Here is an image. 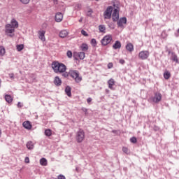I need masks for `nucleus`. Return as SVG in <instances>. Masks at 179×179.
<instances>
[{"label": "nucleus", "mask_w": 179, "mask_h": 179, "mask_svg": "<svg viewBox=\"0 0 179 179\" xmlns=\"http://www.w3.org/2000/svg\"><path fill=\"white\" fill-rule=\"evenodd\" d=\"M52 69L55 73H64L66 71V66L63 63L55 61L52 62Z\"/></svg>", "instance_id": "1"}, {"label": "nucleus", "mask_w": 179, "mask_h": 179, "mask_svg": "<svg viewBox=\"0 0 179 179\" xmlns=\"http://www.w3.org/2000/svg\"><path fill=\"white\" fill-rule=\"evenodd\" d=\"M69 75L71 76L73 79H74L75 82L76 83H80V82H82V77L79 74V71L76 70H70L69 71Z\"/></svg>", "instance_id": "2"}, {"label": "nucleus", "mask_w": 179, "mask_h": 179, "mask_svg": "<svg viewBox=\"0 0 179 179\" xmlns=\"http://www.w3.org/2000/svg\"><path fill=\"white\" fill-rule=\"evenodd\" d=\"M76 139L78 143H82V141H85V131H83V129H80L79 131H77Z\"/></svg>", "instance_id": "3"}, {"label": "nucleus", "mask_w": 179, "mask_h": 179, "mask_svg": "<svg viewBox=\"0 0 179 179\" xmlns=\"http://www.w3.org/2000/svg\"><path fill=\"white\" fill-rule=\"evenodd\" d=\"M149 55H150V52L148 50H142L138 53L139 59H142L145 61V59H148L149 58Z\"/></svg>", "instance_id": "4"}, {"label": "nucleus", "mask_w": 179, "mask_h": 179, "mask_svg": "<svg viewBox=\"0 0 179 179\" xmlns=\"http://www.w3.org/2000/svg\"><path fill=\"white\" fill-rule=\"evenodd\" d=\"M112 41L113 36L111 35H106L102 38L101 43L102 45H108V44H110Z\"/></svg>", "instance_id": "5"}, {"label": "nucleus", "mask_w": 179, "mask_h": 179, "mask_svg": "<svg viewBox=\"0 0 179 179\" xmlns=\"http://www.w3.org/2000/svg\"><path fill=\"white\" fill-rule=\"evenodd\" d=\"M113 15V6H108L103 13L104 19H111Z\"/></svg>", "instance_id": "6"}, {"label": "nucleus", "mask_w": 179, "mask_h": 179, "mask_svg": "<svg viewBox=\"0 0 179 179\" xmlns=\"http://www.w3.org/2000/svg\"><path fill=\"white\" fill-rule=\"evenodd\" d=\"M112 19L113 22H117L120 19V13L117 8H115L112 14Z\"/></svg>", "instance_id": "7"}, {"label": "nucleus", "mask_w": 179, "mask_h": 179, "mask_svg": "<svg viewBox=\"0 0 179 179\" xmlns=\"http://www.w3.org/2000/svg\"><path fill=\"white\" fill-rule=\"evenodd\" d=\"M12 33H15V28L13 27L12 24H7L6 25V34H12Z\"/></svg>", "instance_id": "8"}, {"label": "nucleus", "mask_w": 179, "mask_h": 179, "mask_svg": "<svg viewBox=\"0 0 179 179\" xmlns=\"http://www.w3.org/2000/svg\"><path fill=\"white\" fill-rule=\"evenodd\" d=\"M152 101L153 103H159V101H162V94L156 92L152 98Z\"/></svg>", "instance_id": "9"}, {"label": "nucleus", "mask_w": 179, "mask_h": 179, "mask_svg": "<svg viewBox=\"0 0 179 179\" xmlns=\"http://www.w3.org/2000/svg\"><path fill=\"white\" fill-rule=\"evenodd\" d=\"M124 24H127V17H125L120 18L117 22L118 27H123Z\"/></svg>", "instance_id": "10"}, {"label": "nucleus", "mask_w": 179, "mask_h": 179, "mask_svg": "<svg viewBox=\"0 0 179 179\" xmlns=\"http://www.w3.org/2000/svg\"><path fill=\"white\" fill-rule=\"evenodd\" d=\"M38 38L39 40H41V41H45V31L42 30V31H39L38 32Z\"/></svg>", "instance_id": "11"}, {"label": "nucleus", "mask_w": 179, "mask_h": 179, "mask_svg": "<svg viewBox=\"0 0 179 179\" xmlns=\"http://www.w3.org/2000/svg\"><path fill=\"white\" fill-rule=\"evenodd\" d=\"M115 85V80L113 78H110L108 81V86L110 90H114V86Z\"/></svg>", "instance_id": "12"}, {"label": "nucleus", "mask_w": 179, "mask_h": 179, "mask_svg": "<svg viewBox=\"0 0 179 179\" xmlns=\"http://www.w3.org/2000/svg\"><path fill=\"white\" fill-rule=\"evenodd\" d=\"M74 57H78L80 59H85L86 54L84 52H75Z\"/></svg>", "instance_id": "13"}, {"label": "nucleus", "mask_w": 179, "mask_h": 179, "mask_svg": "<svg viewBox=\"0 0 179 179\" xmlns=\"http://www.w3.org/2000/svg\"><path fill=\"white\" fill-rule=\"evenodd\" d=\"M62 19H64V15L61 13H57L55 15V21L59 23V22H62Z\"/></svg>", "instance_id": "14"}, {"label": "nucleus", "mask_w": 179, "mask_h": 179, "mask_svg": "<svg viewBox=\"0 0 179 179\" xmlns=\"http://www.w3.org/2000/svg\"><path fill=\"white\" fill-rule=\"evenodd\" d=\"M68 34H69V33L68 32V31L64 29V30H62L60 32H59V37H61V38H65V37H66L68 36Z\"/></svg>", "instance_id": "15"}, {"label": "nucleus", "mask_w": 179, "mask_h": 179, "mask_svg": "<svg viewBox=\"0 0 179 179\" xmlns=\"http://www.w3.org/2000/svg\"><path fill=\"white\" fill-rule=\"evenodd\" d=\"M13 29H17L19 27V23L15 19H12L10 24Z\"/></svg>", "instance_id": "16"}, {"label": "nucleus", "mask_w": 179, "mask_h": 179, "mask_svg": "<svg viewBox=\"0 0 179 179\" xmlns=\"http://www.w3.org/2000/svg\"><path fill=\"white\" fill-rule=\"evenodd\" d=\"M113 50H118L121 48V42H120V41H116L113 45Z\"/></svg>", "instance_id": "17"}, {"label": "nucleus", "mask_w": 179, "mask_h": 179, "mask_svg": "<svg viewBox=\"0 0 179 179\" xmlns=\"http://www.w3.org/2000/svg\"><path fill=\"white\" fill-rule=\"evenodd\" d=\"M126 50L129 51V52H132L134 51V44L129 43L126 45Z\"/></svg>", "instance_id": "18"}, {"label": "nucleus", "mask_w": 179, "mask_h": 179, "mask_svg": "<svg viewBox=\"0 0 179 179\" xmlns=\"http://www.w3.org/2000/svg\"><path fill=\"white\" fill-rule=\"evenodd\" d=\"M54 83L56 85V86H61L62 81L59 77L57 76L55 78Z\"/></svg>", "instance_id": "19"}, {"label": "nucleus", "mask_w": 179, "mask_h": 179, "mask_svg": "<svg viewBox=\"0 0 179 179\" xmlns=\"http://www.w3.org/2000/svg\"><path fill=\"white\" fill-rule=\"evenodd\" d=\"M22 125H23L24 128H25L26 129H30L32 127L31 124L29 121L24 122Z\"/></svg>", "instance_id": "20"}, {"label": "nucleus", "mask_w": 179, "mask_h": 179, "mask_svg": "<svg viewBox=\"0 0 179 179\" xmlns=\"http://www.w3.org/2000/svg\"><path fill=\"white\" fill-rule=\"evenodd\" d=\"M27 148L29 150H31V149H34V144L32 141H28L27 143Z\"/></svg>", "instance_id": "21"}, {"label": "nucleus", "mask_w": 179, "mask_h": 179, "mask_svg": "<svg viewBox=\"0 0 179 179\" xmlns=\"http://www.w3.org/2000/svg\"><path fill=\"white\" fill-rule=\"evenodd\" d=\"M80 48L82 51H87V50H89V46L86 43H83Z\"/></svg>", "instance_id": "22"}, {"label": "nucleus", "mask_w": 179, "mask_h": 179, "mask_svg": "<svg viewBox=\"0 0 179 179\" xmlns=\"http://www.w3.org/2000/svg\"><path fill=\"white\" fill-rule=\"evenodd\" d=\"M6 54V50H5V47L0 46V57H3Z\"/></svg>", "instance_id": "23"}, {"label": "nucleus", "mask_w": 179, "mask_h": 179, "mask_svg": "<svg viewBox=\"0 0 179 179\" xmlns=\"http://www.w3.org/2000/svg\"><path fill=\"white\" fill-rule=\"evenodd\" d=\"M5 100L6 101H7V103H12V101H13V98H12V96L6 94L5 96Z\"/></svg>", "instance_id": "24"}, {"label": "nucleus", "mask_w": 179, "mask_h": 179, "mask_svg": "<svg viewBox=\"0 0 179 179\" xmlns=\"http://www.w3.org/2000/svg\"><path fill=\"white\" fill-rule=\"evenodd\" d=\"M171 76V73H170L169 71H165V72L164 73V79H166V80H169V79H170Z\"/></svg>", "instance_id": "25"}, {"label": "nucleus", "mask_w": 179, "mask_h": 179, "mask_svg": "<svg viewBox=\"0 0 179 179\" xmlns=\"http://www.w3.org/2000/svg\"><path fill=\"white\" fill-rule=\"evenodd\" d=\"M65 92L67 94V96H69V97H71V96H72V94L71 92V87L67 86L65 89Z\"/></svg>", "instance_id": "26"}, {"label": "nucleus", "mask_w": 179, "mask_h": 179, "mask_svg": "<svg viewBox=\"0 0 179 179\" xmlns=\"http://www.w3.org/2000/svg\"><path fill=\"white\" fill-rule=\"evenodd\" d=\"M41 166H47V159L42 158L40 159Z\"/></svg>", "instance_id": "27"}, {"label": "nucleus", "mask_w": 179, "mask_h": 179, "mask_svg": "<svg viewBox=\"0 0 179 179\" xmlns=\"http://www.w3.org/2000/svg\"><path fill=\"white\" fill-rule=\"evenodd\" d=\"M45 135L46 136H51L52 135V131L50 129H45Z\"/></svg>", "instance_id": "28"}, {"label": "nucleus", "mask_w": 179, "mask_h": 179, "mask_svg": "<svg viewBox=\"0 0 179 179\" xmlns=\"http://www.w3.org/2000/svg\"><path fill=\"white\" fill-rule=\"evenodd\" d=\"M99 30L101 33H106V27L104 25H99Z\"/></svg>", "instance_id": "29"}, {"label": "nucleus", "mask_w": 179, "mask_h": 179, "mask_svg": "<svg viewBox=\"0 0 179 179\" xmlns=\"http://www.w3.org/2000/svg\"><path fill=\"white\" fill-rule=\"evenodd\" d=\"M171 59L173 60L174 62H178V58L177 57L176 55L173 54Z\"/></svg>", "instance_id": "30"}, {"label": "nucleus", "mask_w": 179, "mask_h": 179, "mask_svg": "<svg viewBox=\"0 0 179 179\" xmlns=\"http://www.w3.org/2000/svg\"><path fill=\"white\" fill-rule=\"evenodd\" d=\"M23 48H24V45H23V44L17 45V51L20 52V51H22V50H23Z\"/></svg>", "instance_id": "31"}, {"label": "nucleus", "mask_w": 179, "mask_h": 179, "mask_svg": "<svg viewBox=\"0 0 179 179\" xmlns=\"http://www.w3.org/2000/svg\"><path fill=\"white\" fill-rule=\"evenodd\" d=\"M130 142L131 143H136L138 142V139L136 138V137L133 136L130 138Z\"/></svg>", "instance_id": "32"}, {"label": "nucleus", "mask_w": 179, "mask_h": 179, "mask_svg": "<svg viewBox=\"0 0 179 179\" xmlns=\"http://www.w3.org/2000/svg\"><path fill=\"white\" fill-rule=\"evenodd\" d=\"M122 151L124 152V153H126V155H129V150L128 149V148L123 147Z\"/></svg>", "instance_id": "33"}, {"label": "nucleus", "mask_w": 179, "mask_h": 179, "mask_svg": "<svg viewBox=\"0 0 179 179\" xmlns=\"http://www.w3.org/2000/svg\"><path fill=\"white\" fill-rule=\"evenodd\" d=\"M21 3H23L24 5H27L30 3V0H20Z\"/></svg>", "instance_id": "34"}, {"label": "nucleus", "mask_w": 179, "mask_h": 179, "mask_svg": "<svg viewBox=\"0 0 179 179\" xmlns=\"http://www.w3.org/2000/svg\"><path fill=\"white\" fill-rule=\"evenodd\" d=\"M81 34H83V36H85V37H87L89 36L87 32H86V31H85L83 29L81 30Z\"/></svg>", "instance_id": "35"}, {"label": "nucleus", "mask_w": 179, "mask_h": 179, "mask_svg": "<svg viewBox=\"0 0 179 179\" xmlns=\"http://www.w3.org/2000/svg\"><path fill=\"white\" fill-rule=\"evenodd\" d=\"M91 43L92 44V45H94V47H96V45H97V42L96 41V39H94V38L92 39Z\"/></svg>", "instance_id": "36"}, {"label": "nucleus", "mask_w": 179, "mask_h": 179, "mask_svg": "<svg viewBox=\"0 0 179 179\" xmlns=\"http://www.w3.org/2000/svg\"><path fill=\"white\" fill-rule=\"evenodd\" d=\"M66 55H67L68 58H72V51L68 50L66 52Z\"/></svg>", "instance_id": "37"}, {"label": "nucleus", "mask_w": 179, "mask_h": 179, "mask_svg": "<svg viewBox=\"0 0 179 179\" xmlns=\"http://www.w3.org/2000/svg\"><path fill=\"white\" fill-rule=\"evenodd\" d=\"M162 38H166L167 37V34H166V31H163L162 34Z\"/></svg>", "instance_id": "38"}, {"label": "nucleus", "mask_w": 179, "mask_h": 179, "mask_svg": "<svg viewBox=\"0 0 179 179\" xmlns=\"http://www.w3.org/2000/svg\"><path fill=\"white\" fill-rule=\"evenodd\" d=\"M57 179H66L64 175H59L57 176Z\"/></svg>", "instance_id": "39"}, {"label": "nucleus", "mask_w": 179, "mask_h": 179, "mask_svg": "<svg viewBox=\"0 0 179 179\" xmlns=\"http://www.w3.org/2000/svg\"><path fill=\"white\" fill-rule=\"evenodd\" d=\"M24 162L25 163H30V159L29 158V157H25Z\"/></svg>", "instance_id": "40"}, {"label": "nucleus", "mask_w": 179, "mask_h": 179, "mask_svg": "<svg viewBox=\"0 0 179 179\" xmlns=\"http://www.w3.org/2000/svg\"><path fill=\"white\" fill-rule=\"evenodd\" d=\"M113 63H108V69H111V68H113Z\"/></svg>", "instance_id": "41"}, {"label": "nucleus", "mask_w": 179, "mask_h": 179, "mask_svg": "<svg viewBox=\"0 0 179 179\" xmlns=\"http://www.w3.org/2000/svg\"><path fill=\"white\" fill-rule=\"evenodd\" d=\"M63 76H64V78H68V76H69V73H63Z\"/></svg>", "instance_id": "42"}, {"label": "nucleus", "mask_w": 179, "mask_h": 179, "mask_svg": "<svg viewBox=\"0 0 179 179\" xmlns=\"http://www.w3.org/2000/svg\"><path fill=\"white\" fill-rule=\"evenodd\" d=\"M17 107H18V108H22V107H23V104H22V103H20V102H18Z\"/></svg>", "instance_id": "43"}, {"label": "nucleus", "mask_w": 179, "mask_h": 179, "mask_svg": "<svg viewBox=\"0 0 179 179\" xmlns=\"http://www.w3.org/2000/svg\"><path fill=\"white\" fill-rule=\"evenodd\" d=\"M87 103H88V104H90V103H92V98H88L87 99Z\"/></svg>", "instance_id": "44"}, {"label": "nucleus", "mask_w": 179, "mask_h": 179, "mask_svg": "<svg viewBox=\"0 0 179 179\" xmlns=\"http://www.w3.org/2000/svg\"><path fill=\"white\" fill-rule=\"evenodd\" d=\"M120 64H125V60H124V59H120Z\"/></svg>", "instance_id": "45"}, {"label": "nucleus", "mask_w": 179, "mask_h": 179, "mask_svg": "<svg viewBox=\"0 0 179 179\" xmlns=\"http://www.w3.org/2000/svg\"><path fill=\"white\" fill-rule=\"evenodd\" d=\"M13 76H14L13 73L9 74V77L10 78V79H13Z\"/></svg>", "instance_id": "46"}, {"label": "nucleus", "mask_w": 179, "mask_h": 179, "mask_svg": "<svg viewBox=\"0 0 179 179\" xmlns=\"http://www.w3.org/2000/svg\"><path fill=\"white\" fill-rule=\"evenodd\" d=\"M1 135H2V131L0 129V138H1Z\"/></svg>", "instance_id": "47"}, {"label": "nucleus", "mask_w": 179, "mask_h": 179, "mask_svg": "<svg viewBox=\"0 0 179 179\" xmlns=\"http://www.w3.org/2000/svg\"><path fill=\"white\" fill-rule=\"evenodd\" d=\"M53 1H54V2H57L58 0H53Z\"/></svg>", "instance_id": "48"}, {"label": "nucleus", "mask_w": 179, "mask_h": 179, "mask_svg": "<svg viewBox=\"0 0 179 179\" xmlns=\"http://www.w3.org/2000/svg\"><path fill=\"white\" fill-rule=\"evenodd\" d=\"M79 22H82V19H80V20H79Z\"/></svg>", "instance_id": "49"}, {"label": "nucleus", "mask_w": 179, "mask_h": 179, "mask_svg": "<svg viewBox=\"0 0 179 179\" xmlns=\"http://www.w3.org/2000/svg\"><path fill=\"white\" fill-rule=\"evenodd\" d=\"M114 8H115V4L113 5Z\"/></svg>", "instance_id": "50"}, {"label": "nucleus", "mask_w": 179, "mask_h": 179, "mask_svg": "<svg viewBox=\"0 0 179 179\" xmlns=\"http://www.w3.org/2000/svg\"><path fill=\"white\" fill-rule=\"evenodd\" d=\"M178 33H179V29H178Z\"/></svg>", "instance_id": "51"}, {"label": "nucleus", "mask_w": 179, "mask_h": 179, "mask_svg": "<svg viewBox=\"0 0 179 179\" xmlns=\"http://www.w3.org/2000/svg\"><path fill=\"white\" fill-rule=\"evenodd\" d=\"M10 36V37H12V35H9Z\"/></svg>", "instance_id": "52"}, {"label": "nucleus", "mask_w": 179, "mask_h": 179, "mask_svg": "<svg viewBox=\"0 0 179 179\" xmlns=\"http://www.w3.org/2000/svg\"><path fill=\"white\" fill-rule=\"evenodd\" d=\"M96 1H99V0H96Z\"/></svg>", "instance_id": "53"}]
</instances>
